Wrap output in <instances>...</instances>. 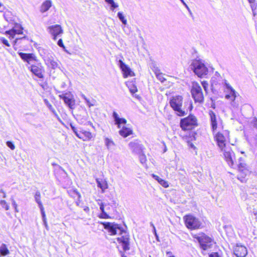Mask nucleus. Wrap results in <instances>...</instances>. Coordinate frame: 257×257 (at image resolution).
<instances>
[{"label":"nucleus","mask_w":257,"mask_h":257,"mask_svg":"<svg viewBox=\"0 0 257 257\" xmlns=\"http://www.w3.org/2000/svg\"><path fill=\"white\" fill-rule=\"evenodd\" d=\"M189 67L199 77H203L208 74V69L202 60L197 59L193 60Z\"/></svg>","instance_id":"f257e3e1"},{"label":"nucleus","mask_w":257,"mask_h":257,"mask_svg":"<svg viewBox=\"0 0 257 257\" xmlns=\"http://www.w3.org/2000/svg\"><path fill=\"white\" fill-rule=\"evenodd\" d=\"M183 97L177 95L173 97L170 100V104L176 114L179 116H183L187 114L188 110L184 107L182 108Z\"/></svg>","instance_id":"f03ea898"},{"label":"nucleus","mask_w":257,"mask_h":257,"mask_svg":"<svg viewBox=\"0 0 257 257\" xmlns=\"http://www.w3.org/2000/svg\"><path fill=\"white\" fill-rule=\"evenodd\" d=\"M183 219L186 226L189 229H197L202 227V222L199 219L191 214L186 215Z\"/></svg>","instance_id":"7ed1b4c3"},{"label":"nucleus","mask_w":257,"mask_h":257,"mask_svg":"<svg viewBox=\"0 0 257 257\" xmlns=\"http://www.w3.org/2000/svg\"><path fill=\"white\" fill-rule=\"evenodd\" d=\"M193 237L197 240L201 248L203 250H206L212 247L213 240L205 233H202L199 235L195 234Z\"/></svg>","instance_id":"20e7f679"},{"label":"nucleus","mask_w":257,"mask_h":257,"mask_svg":"<svg viewBox=\"0 0 257 257\" xmlns=\"http://www.w3.org/2000/svg\"><path fill=\"white\" fill-rule=\"evenodd\" d=\"M191 93L195 102L202 103L204 102V96L201 87L199 83L196 82L192 83Z\"/></svg>","instance_id":"39448f33"},{"label":"nucleus","mask_w":257,"mask_h":257,"mask_svg":"<svg viewBox=\"0 0 257 257\" xmlns=\"http://www.w3.org/2000/svg\"><path fill=\"white\" fill-rule=\"evenodd\" d=\"M100 223L103 225L104 229L108 230L111 235H121L124 232V230L116 223L109 222H100Z\"/></svg>","instance_id":"423d86ee"},{"label":"nucleus","mask_w":257,"mask_h":257,"mask_svg":"<svg viewBox=\"0 0 257 257\" xmlns=\"http://www.w3.org/2000/svg\"><path fill=\"white\" fill-rule=\"evenodd\" d=\"M180 124L182 130H190L194 126L197 125V119L195 116L189 115L188 117L181 119Z\"/></svg>","instance_id":"0eeeda50"},{"label":"nucleus","mask_w":257,"mask_h":257,"mask_svg":"<svg viewBox=\"0 0 257 257\" xmlns=\"http://www.w3.org/2000/svg\"><path fill=\"white\" fill-rule=\"evenodd\" d=\"M224 86L225 88V92L226 93L225 95V98L226 99L231 100V105L235 106L236 104L234 101L237 96V93L226 80L224 81Z\"/></svg>","instance_id":"6e6552de"},{"label":"nucleus","mask_w":257,"mask_h":257,"mask_svg":"<svg viewBox=\"0 0 257 257\" xmlns=\"http://www.w3.org/2000/svg\"><path fill=\"white\" fill-rule=\"evenodd\" d=\"M239 174L237 176L238 180L243 182L244 181L245 177L248 173V171L246 168V164L243 158L240 157L238 160V164L237 165Z\"/></svg>","instance_id":"1a4fd4ad"},{"label":"nucleus","mask_w":257,"mask_h":257,"mask_svg":"<svg viewBox=\"0 0 257 257\" xmlns=\"http://www.w3.org/2000/svg\"><path fill=\"white\" fill-rule=\"evenodd\" d=\"M229 135V132L225 131L223 133L218 132L215 135V139L219 148L223 151L225 148L226 136Z\"/></svg>","instance_id":"9d476101"},{"label":"nucleus","mask_w":257,"mask_h":257,"mask_svg":"<svg viewBox=\"0 0 257 257\" xmlns=\"http://www.w3.org/2000/svg\"><path fill=\"white\" fill-rule=\"evenodd\" d=\"M60 99L64 100V103L69 108L73 109L75 108V101L73 98V96L70 93H65L59 95Z\"/></svg>","instance_id":"9b49d317"},{"label":"nucleus","mask_w":257,"mask_h":257,"mask_svg":"<svg viewBox=\"0 0 257 257\" xmlns=\"http://www.w3.org/2000/svg\"><path fill=\"white\" fill-rule=\"evenodd\" d=\"M223 149V155L225 161L229 166L233 167L234 160H235V154L234 152L229 148H224Z\"/></svg>","instance_id":"f8f14e48"},{"label":"nucleus","mask_w":257,"mask_h":257,"mask_svg":"<svg viewBox=\"0 0 257 257\" xmlns=\"http://www.w3.org/2000/svg\"><path fill=\"white\" fill-rule=\"evenodd\" d=\"M128 147L134 154L137 155L143 152V146L137 140L131 142L128 144Z\"/></svg>","instance_id":"ddd939ff"},{"label":"nucleus","mask_w":257,"mask_h":257,"mask_svg":"<svg viewBox=\"0 0 257 257\" xmlns=\"http://www.w3.org/2000/svg\"><path fill=\"white\" fill-rule=\"evenodd\" d=\"M29 69L31 72L35 76L39 78H43L44 69L43 67L40 64L32 65L29 67Z\"/></svg>","instance_id":"4468645a"},{"label":"nucleus","mask_w":257,"mask_h":257,"mask_svg":"<svg viewBox=\"0 0 257 257\" xmlns=\"http://www.w3.org/2000/svg\"><path fill=\"white\" fill-rule=\"evenodd\" d=\"M47 30L49 33L53 36L54 40H56L57 36H60L63 32L62 27L59 25L50 26L48 27Z\"/></svg>","instance_id":"2eb2a0df"},{"label":"nucleus","mask_w":257,"mask_h":257,"mask_svg":"<svg viewBox=\"0 0 257 257\" xmlns=\"http://www.w3.org/2000/svg\"><path fill=\"white\" fill-rule=\"evenodd\" d=\"M233 253L236 257H245L247 254V250L245 246L237 243L234 247Z\"/></svg>","instance_id":"dca6fc26"},{"label":"nucleus","mask_w":257,"mask_h":257,"mask_svg":"<svg viewBox=\"0 0 257 257\" xmlns=\"http://www.w3.org/2000/svg\"><path fill=\"white\" fill-rule=\"evenodd\" d=\"M119 66L123 72L124 78H126L128 76H133L134 75V72L131 70L130 68L126 65L122 60L118 61Z\"/></svg>","instance_id":"f3484780"},{"label":"nucleus","mask_w":257,"mask_h":257,"mask_svg":"<svg viewBox=\"0 0 257 257\" xmlns=\"http://www.w3.org/2000/svg\"><path fill=\"white\" fill-rule=\"evenodd\" d=\"M23 28L22 26L17 24L15 27L9 31H7L5 33L6 35H10V37L14 38L16 34H21L23 33Z\"/></svg>","instance_id":"a211bd4d"},{"label":"nucleus","mask_w":257,"mask_h":257,"mask_svg":"<svg viewBox=\"0 0 257 257\" xmlns=\"http://www.w3.org/2000/svg\"><path fill=\"white\" fill-rule=\"evenodd\" d=\"M18 54L23 60L27 62L29 64H30L31 61H36L37 60L36 56L33 53H25L23 52H19Z\"/></svg>","instance_id":"6ab92c4d"},{"label":"nucleus","mask_w":257,"mask_h":257,"mask_svg":"<svg viewBox=\"0 0 257 257\" xmlns=\"http://www.w3.org/2000/svg\"><path fill=\"white\" fill-rule=\"evenodd\" d=\"M209 115L211 123V127L213 133L214 134L217 128V116L212 110H209Z\"/></svg>","instance_id":"aec40b11"},{"label":"nucleus","mask_w":257,"mask_h":257,"mask_svg":"<svg viewBox=\"0 0 257 257\" xmlns=\"http://www.w3.org/2000/svg\"><path fill=\"white\" fill-rule=\"evenodd\" d=\"M112 117L114 121V124L117 125L118 128H120L121 124H125L126 123V120L124 118L119 117L115 111L113 112Z\"/></svg>","instance_id":"412c9836"},{"label":"nucleus","mask_w":257,"mask_h":257,"mask_svg":"<svg viewBox=\"0 0 257 257\" xmlns=\"http://www.w3.org/2000/svg\"><path fill=\"white\" fill-rule=\"evenodd\" d=\"M54 173L57 177L61 178H66L67 177V174L65 171L60 166L56 165Z\"/></svg>","instance_id":"4be33fe9"},{"label":"nucleus","mask_w":257,"mask_h":257,"mask_svg":"<svg viewBox=\"0 0 257 257\" xmlns=\"http://www.w3.org/2000/svg\"><path fill=\"white\" fill-rule=\"evenodd\" d=\"M87 114L85 112L84 114H77L76 117L77 121L81 124H89L91 125L92 123L90 121H87Z\"/></svg>","instance_id":"5701e85b"},{"label":"nucleus","mask_w":257,"mask_h":257,"mask_svg":"<svg viewBox=\"0 0 257 257\" xmlns=\"http://www.w3.org/2000/svg\"><path fill=\"white\" fill-rule=\"evenodd\" d=\"M117 240L121 244L122 246L123 249L124 251H126L129 250L130 249V244L128 238L127 237H125L124 236H121L120 237H117Z\"/></svg>","instance_id":"b1692460"},{"label":"nucleus","mask_w":257,"mask_h":257,"mask_svg":"<svg viewBox=\"0 0 257 257\" xmlns=\"http://www.w3.org/2000/svg\"><path fill=\"white\" fill-rule=\"evenodd\" d=\"M97 187L100 188L102 192L108 188V184L105 180L102 179L97 178L96 179Z\"/></svg>","instance_id":"393cba45"},{"label":"nucleus","mask_w":257,"mask_h":257,"mask_svg":"<svg viewBox=\"0 0 257 257\" xmlns=\"http://www.w3.org/2000/svg\"><path fill=\"white\" fill-rule=\"evenodd\" d=\"M119 134L123 138H126L133 134V131L128 127L123 126L122 128L119 131Z\"/></svg>","instance_id":"a878e982"},{"label":"nucleus","mask_w":257,"mask_h":257,"mask_svg":"<svg viewBox=\"0 0 257 257\" xmlns=\"http://www.w3.org/2000/svg\"><path fill=\"white\" fill-rule=\"evenodd\" d=\"M52 3L50 1H46L43 2L40 7V11L41 13L47 12L51 7Z\"/></svg>","instance_id":"bb28decb"},{"label":"nucleus","mask_w":257,"mask_h":257,"mask_svg":"<svg viewBox=\"0 0 257 257\" xmlns=\"http://www.w3.org/2000/svg\"><path fill=\"white\" fill-rule=\"evenodd\" d=\"M152 176L154 179L157 180L164 187L167 188L169 187V184L167 181L161 179L159 176L154 174H153Z\"/></svg>","instance_id":"cd10ccee"},{"label":"nucleus","mask_w":257,"mask_h":257,"mask_svg":"<svg viewBox=\"0 0 257 257\" xmlns=\"http://www.w3.org/2000/svg\"><path fill=\"white\" fill-rule=\"evenodd\" d=\"M10 252L6 245L3 243L0 246V254L1 255L6 256L9 254Z\"/></svg>","instance_id":"c85d7f7f"},{"label":"nucleus","mask_w":257,"mask_h":257,"mask_svg":"<svg viewBox=\"0 0 257 257\" xmlns=\"http://www.w3.org/2000/svg\"><path fill=\"white\" fill-rule=\"evenodd\" d=\"M82 136V138H79L81 139H82L83 141H86L92 138L91 133L89 132L84 131L83 132H81Z\"/></svg>","instance_id":"c756f323"},{"label":"nucleus","mask_w":257,"mask_h":257,"mask_svg":"<svg viewBox=\"0 0 257 257\" xmlns=\"http://www.w3.org/2000/svg\"><path fill=\"white\" fill-rule=\"evenodd\" d=\"M117 16L123 25H127V20L125 19V17L123 16V13L122 12H118Z\"/></svg>","instance_id":"7c9ffc66"},{"label":"nucleus","mask_w":257,"mask_h":257,"mask_svg":"<svg viewBox=\"0 0 257 257\" xmlns=\"http://www.w3.org/2000/svg\"><path fill=\"white\" fill-rule=\"evenodd\" d=\"M34 197L35 200L38 203L39 207H40L43 206L42 203L40 200L41 194L39 191L36 192Z\"/></svg>","instance_id":"2f4dec72"},{"label":"nucleus","mask_w":257,"mask_h":257,"mask_svg":"<svg viewBox=\"0 0 257 257\" xmlns=\"http://www.w3.org/2000/svg\"><path fill=\"white\" fill-rule=\"evenodd\" d=\"M105 144L108 149H109L111 146L114 145L113 142L108 138H105Z\"/></svg>","instance_id":"473e14b6"},{"label":"nucleus","mask_w":257,"mask_h":257,"mask_svg":"<svg viewBox=\"0 0 257 257\" xmlns=\"http://www.w3.org/2000/svg\"><path fill=\"white\" fill-rule=\"evenodd\" d=\"M71 129L72 130L73 132H74V133L75 134V135L78 137L79 138H82V137H81V136H82V134H81V132H79L77 129L73 125H72V124H71Z\"/></svg>","instance_id":"72a5a7b5"},{"label":"nucleus","mask_w":257,"mask_h":257,"mask_svg":"<svg viewBox=\"0 0 257 257\" xmlns=\"http://www.w3.org/2000/svg\"><path fill=\"white\" fill-rule=\"evenodd\" d=\"M48 67H51L52 69H55L57 68H59V64L56 61L54 60L50 62L49 65H48Z\"/></svg>","instance_id":"f704fd0d"},{"label":"nucleus","mask_w":257,"mask_h":257,"mask_svg":"<svg viewBox=\"0 0 257 257\" xmlns=\"http://www.w3.org/2000/svg\"><path fill=\"white\" fill-rule=\"evenodd\" d=\"M139 155V160L140 162L142 164H145L147 161L146 157L145 155L143 153V152L140 153V154H138Z\"/></svg>","instance_id":"c9c22d12"},{"label":"nucleus","mask_w":257,"mask_h":257,"mask_svg":"<svg viewBox=\"0 0 257 257\" xmlns=\"http://www.w3.org/2000/svg\"><path fill=\"white\" fill-rule=\"evenodd\" d=\"M107 4L110 5V9L113 11L114 9L118 7V5L116 4L113 0H109L108 2H106Z\"/></svg>","instance_id":"e433bc0d"},{"label":"nucleus","mask_w":257,"mask_h":257,"mask_svg":"<svg viewBox=\"0 0 257 257\" xmlns=\"http://www.w3.org/2000/svg\"><path fill=\"white\" fill-rule=\"evenodd\" d=\"M156 76L161 82H164L166 81V79L163 77V74L161 72H157Z\"/></svg>","instance_id":"4c0bfd02"},{"label":"nucleus","mask_w":257,"mask_h":257,"mask_svg":"<svg viewBox=\"0 0 257 257\" xmlns=\"http://www.w3.org/2000/svg\"><path fill=\"white\" fill-rule=\"evenodd\" d=\"M0 204L3 208H5L6 210H8L9 209V206L5 200H1Z\"/></svg>","instance_id":"58836bf2"},{"label":"nucleus","mask_w":257,"mask_h":257,"mask_svg":"<svg viewBox=\"0 0 257 257\" xmlns=\"http://www.w3.org/2000/svg\"><path fill=\"white\" fill-rule=\"evenodd\" d=\"M54 60V59L51 56H50V57L47 56L44 59L45 62L47 65H49L50 62Z\"/></svg>","instance_id":"ea45409f"},{"label":"nucleus","mask_w":257,"mask_h":257,"mask_svg":"<svg viewBox=\"0 0 257 257\" xmlns=\"http://www.w3.org/2000/svg\"><path fill=\"white\" fill-rule=\"evenodd\" d=\"M74 192L76 193V195L77 196V200L76 201V205L78 206H80V199L81 198V195L80 194L75 190H74Z\"/></svg>","instance_id":"a19ab883"},{"label":"nucleus","mask_w":257,"mask_h":257,"mask_svg":"<svg viewBox=\"0 0 257 257\" xmlns=\"http://www.w3.org/2000/svg\"><path fill=\"white\" fill-rule=\"evenodd\" d=\"M201 84L206 93H207L208 83L206 81H203L201 82Z\"/></svg>","instance_id":"79ce46f5"},{"label":"nucleus","mask_w":257,"mask_h":257,"mask_svg":"<svg viewBox=\"0 0 257 257\" xmlns=\"http://www.w3.org/2000/svg\"><path fill=\"white\" fill-rule=\"evenodd\" d=\"M39 208L41 210V213L43 221L46 220V215L45 213L44 209L43 206L40 207Z\"/></svg>","instance_id":"37998d69"},{"label":"nucleus","mask_w":257,"mask_h":257,"mask_svg":"<svg viewBox=\"0 0 257 257\" xmlns=\"http://www.w3.org/2000/svg\"><path fill=\"white\" fill-rule=\"evenodd\" d=\"M7 146L10 148L11 150H13L15 148V145L11 141H7L6 143Z\"/></svg>","instance_id":"c03bdc74"},{"label":"nucleus","mask_w":257,"mask_h":257,"mask_svg":"<svg viewBox=\"0 0 257 257\" xmlns=\"http://www.w3.org/2000/svg\"><path fill=\"white\" fill-rule=\"evenodd\" d=\"M211 89H212V91L214 92V91L215 90V85H217V82L213 78L211 79Z\"/></svg>","instance_id":"a18cd8bd"},{"label":"nucleus","mask_w":257,"mask_h":257,"mask_svg":"<svg viewBox=\"0 0 257 257\" xmlns=\"http://www.w3.org/2000/svg\"><path fill=\"white\" fill-rule=\"evenodd\" d=\"M99 217L101 218L108 219L110 218V216L105 212H103L100 214Z\"/></svg>","instance_id":"49530a36"},{"label":"nucleus","mask_w":257,"mask_h":257,"mask_svg":"<svg viewBox=\"0 0 257 257\" xmlns=\"http://www.w3.org/2000/svg\"><path fill=\"white\" fill-rule=\"evenodd\" d=\"M44 102L49 110L52 109V108H53L52 105L50 103L47 99H44Z\"/></svg>","instance_id":"de8ad7c7"},{"label":"nucleus","mask_w":257,"mask_h":257,"mask_svg":"<svg viewBox=\"0 0 257 257\" xmlns=\"http://www.w3.org/2000/svg\"><path fill=\"white\" fill-rule=\"evenodd\" d=\"M2 43L4 44L5 45L8 46V47H10V45L8 42V41L4 38L2 37L0 39Z\"/></svg>","instance_id":"09e8293b"},{"label":"nucleus","mask_w":257,"mask_h":257,"mask_svg":"<svg viewBox=\"0 0 257 257\" xmlns=\"http://www.w3.org/2000/svg\"><path fill=\"white\" fill-rule=\"evenodd\" d=\"M209 257H222L218 252H214L209 254Z\"/></svg>","instance_id":"8fccbe9b"},{"label":"nucleus","mask_w":257,"mask_h":257,"mask_svg":"<svg viewBox=\"0 0 257 257\" xmlns=\"http://www.w3.org/2000/svg\"><path fill=\"white\" fill-rule=\"evenodd\" d=\"M137 88L136 86L134 85L132 87L130 88V91L132 94H134L137 91Z\"/></svg>","instance_id":"3c124183"},{"label":"nucleus","mask_w":257,"mask_h":257,"mask_svg":"<svg viewBox=\"0 0 257 257\" xmlns=\"http://www.w3.org/2000/svg\"><path fill=\"white\" fill-rule=\"evenodd\" d=\"M57 45L60 47H61V48H65V46L63 44V41L61 39H60L58 42H57Z\"/></svg>","instance_id":"603ef678"},{"label":"nucleus","mask_w":257,"mask_h":257,"mask_svg":"<svg viewBox=\"0 0 257 257\" xmlns=\"http://www.w3.org/2000/svg\"><path fill=\"white\" fill-rule=\"evenodd\" d=\"M99 206H100V209L101 211V213L105 212L104 207H105V206H106V205L104 204L103 203H101L99 205Z\"/></svg>","instance_id":"864d4df0"},{"label":"nucleus","mask_w":257,"mask_h":257,"mask_svg":"<svg viewBox=\"0 0 257 257\" xmlns=\"http://www.w3.org/2000/svg\"><path fill=\"white\" fill-rule=\"evenodd\" d=\"M252 123L253 127L257 129V118L256 117L253 119Z\"/></svg>","instance_id":"5fc2aeb1"},{"label":"nucleus","mask_w":257,"mask_h":257,"mask_svg":"<svg viewBox=\"0 0 257 257\" xmlns=\"http://www.w3.org/2000/svg\"><path fill=\"white\" fill-rule=\"evenodd\" d=\"M85 103L89 107L94 105V104L92 103L88 98L85 100Z\"/></svg>","instance_id":"6e6d98bb"},{"label":"nucleus","mask_w":257,"mask_h":257,"mask_svg":"<svg viewBox=\"0 0 257 257\" xmlns=\"http://www.w3.org/2000/svg\"><path fill=\"white\" fill-rule=\"evenodd\" d=\"M181 3L183 4V5L187 8V9L188 10V11L189 12V13L190 14H191V11L189 9V8L188 7V6H187V5L185 3V2L184 1V0H180Z\"/></svg>","instance_id":"4d7b16f0"},{"label":"nucleus","mask_w":257,"mask_h":257,"mask_svg":"<svg viewBox=\"0 0 257 257\" xmlns=\"http://www.w3.org/2000/svg\"><path fill=\"white\" fill-rule=\"evenodd\" d=\"M43 224H44L46 229L47 230H49V226L48 225V224H47V220H44V221H43Z\"/></svg>","instance_id":"13d9d810"},{"label":"nucleus","mask_w":257,"mask_h":257,"mask_svg":"<svg viewBox=\"0 0 257 257\" xmlns=\"http://www.w3.org/2000/svg\"><path fill=\"white\" fill-rule=\"evenodd\" d=\"M66 84L65 83V82H62L61 83V88H62V89H64L66 87Z\"/></svg>","instance_id":"bf43d9fd"},{"label":"nucleus","mask_w":257,"mask_h":257,"mask_svg":"<svg viewBox=\"0 0 257 257\" xmlns=\"http://www.w3.org/2000/svg\"><path fill=\"white\" fill-rule=\"evenodd\" d=\"M0 193H2L3 194V198L6 197V194L5 191L3 189H1L0 190Z\"/></svg>","instance_id":"052dcab7"},{"label":"nucleus","mask_w":257,"mask_h":257,"mask_svg":"<svg viewBox=\"0 0 257 257\" xmlns=\"http://www.w3.org/2000/svg\"><path fill=\"white\" fill-rule=\"evenodd\" d=\"M12 205L14 208H16V207L18 206L16 201L14 199L12 200Z\"/></svg>","instance_id":"680f3d73"},{"label":"nucleus","mask_w":257,"mask_h":257,"mask_svg":"<svg viewBox=\"0 0 257 257\" xmlns=\"http://www.w3.org/2000/svg\"><path fill=\"white\" fill-rule=\"evenodd\" d=\"M153 232L155 234V235L156 236V238L158 239V236L157 234V232H156V228L155 226H154V228H153Z\"/></svg>","instance_id":"e2e57ef3"},{"label":"nucleus","mask_w":257,"mask_h":257,"mask_svg":"<svg viewBox=\"0 0 257 257\" xmlns=\"http://www.w3.org/2000/svg\"><path fill=\"white\" fill-rule=\"evenodd\" d=\"M189 147L191 148L195 149L196 148L195 146L192 143H189Z\"/></svg>","instance_id":"0e129e2a"},{"label":"nucleus","mask_w":257,"mask_h":257,"mask_svg":"<svg viewBox=\"0 0 257 257\" xmlns=\"http://www.w3.org/2000/svg\"><path fill=\"white\" fill-rule=\"evenodd\" d=\"M83 210H84L85 212H88V211H89V207H87V206H84Z\"/></svg>","instance_id":"69168bd1"},{"label":"nucleus","mask_w":257,"mask_h":257,"mask_svg":"<svg viewBox=\"0 0 257 257\" xmlns=\"http://www.w3.org/2000/svg\"><path fill=\"white\" fill-rule=\"evenodd\" d=\"M54 114H55L56 113V111H55V110L54 109V108H52V109H50V110Z\"/></svg>","instance_id":"338daca9"},{"label":"nucleus","mask_w":257,"mask_h":257,"mask_svg":"<svg viewBox=\"0 0 257 257\" xmlns=\"http://www.w3.org/2000/svg\"><path fill=\"white\" fill-rule=\"evenodd\" d=\"M254 140L255 141L256 146H257V134L255 136Z\"/></svg>","instance_id":"774afa93"}]
</instances>
